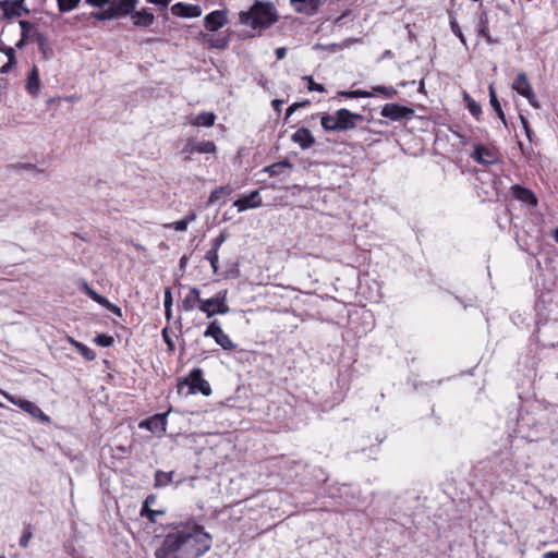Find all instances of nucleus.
Returning <instances> with one entry per match:
<instances>
[{
	"mask_svg": "<svg viewBox=\"0 0 558 558\" xmlns=\"http://www.w3.org/2000/svg\"><path fill=\"white\" fill-rule=\"evenodd\" d=\"M211 536L197 524L169 533L156 550V558H199L211 547Z\"/></svg>",
	"mask_w": 558,
	"mask_h": 558,
	"instance_id": "1",
	"label": "nucleus"
},
{
	"mask_svg": "<svg viewBox=\"0 0 558 558\" xmlns=\"http://www.w3.org/2000/svg\"><path fill=\"white\" fill-rule=\"evenodd\" d=\"M278 21V14L271 2L256 0L247 11H241L239 22L253 31L262 32Z\"/></svg>",
	"mask_w": 558,
	"mask_h": 558,
	"instance_id": "2",
	"label": "nucleus"
},
{
	"mask_svg": "<svg viewBox=\"0 0 558 558\" xmlns=\"http://www.w3.org/2000/svg\"><path fill=\"white\" fill-rule=\"evenodd\" d=\"M138 2L140 0H85L87 5L98 9L90 13V17L101 22L130 16Z\"/></svg>",
	"mask_w": 558,
	"mask_h": 558,
	"instance_id": "3",
	"label": "nucleus"
},
{
	"mask_svg": "<svg viewBox=\"0 0 558 558\" xmlns=\"http://www.w3.org/2000/svg\"><path fill=\"white\" fill-rule=\"evenodd\" d=\"M364 117L351 112L349 109H339L333 113H325L320 118V125L326 132H348L357 126Z\"/></svg>",
	"mask_w": 558,
	"mask_h": 558,
	"instance_id": "4",
	"label": "nucleus"
},
{
	"mask_svg": "<svg viewBox=\"0 0 558 558\" xmlns=\"http://www.w3.org/2000/svg\"><path fill=\"white\" fill-rule=\"evenodd\" d=\"M185 386L190 388L189 392L191 393L202 392L204 396L211 393L210 385L203 378V371L201 368L192 369L189 376L178 384L179 392H181Z\"/></svg>",
	"mask_w": 558,
	"mask_h": 558,
	"instance_id": "5",
	"label": "nucleus"
},
{
	"mask_svg": "<svg viewBox=\"0 0 558 558\" xmlns=\"http://www.w3.org/2000/svg\"><path fill=\"white\" fill-rule=\"evenodd\" d=\"M512 89L515 90L519 95L526 98L529 104L535 108L539 109L541 105L537 100V97L533 90V87L524 72H520L512 83Z\"/></svg>",
	"mask_w": 558,
	"mask_h": 558,
	"instance_id": "6",
	"label": "nucleus"
},
{
	"mask_svg": "<svg viewBox=\"0 0 558 558\" xmlns=\"http://www.w3.org/2000/svg\"><path fill=\"white\" fill-rule=\"evenodd\" d=\"M205 337L214 338L216 343L220 345L223 350L231 351L235 349L236 344L231 340V338L225 333L221 328L219 320H213L204 331Z\"/></svg>",
	"mask_w": 558,
	"mask_h": 558,
	"instance_id": "7",
	"label": "nucleus"
},
{
	"mask_svg": "<svg viewBox=\"0 0 558 558\" xmlns=\"http://www.w3.org/2000/svg\"><path fill=\"white\" fill-rule=\"evenodd\" d=\"M414 109L398 104H386L380 111L381 117L391 121L409 120L414 116Z\"/></svg>",
	"mask_w": 558,
	"mask_h": 558,
	"instance_id": "8",
	"label": "nucleus"
},
{
	"mask_svg": "<svg viewBox=\"0 0 558 558\" xmlns=\"http://www.w3.org/2000/svg\"><path fill=\"white\" fill-rule=\"evenodd\" d=\"M7 400H9L14 405H17L23 411L29 413L33 417H39L43 421H48L49 417L40 410L39 407H37L34 402L24 400L8 393H3Z\"/></svg>",
	"mask_w": 558,
	"mask_h": 558,
	"instance_id": "9",
	"label": "nucleus"
},
{
	"mask_svg": "<svg viewBox=\"0 0 558 558\" xmlns=\"http://www.w3.org/2000/svg\"><path fill=\"white\" fill-rule=\"evenodd\" d=\"M471 157L482 165H494L498 161V151L494 147L476 145Z\"/></svg>",
	"mask_w": 558,
	"mask_h": 558,
	"instance_id": "10",
	"label": "nucleus"
},
{
	"mask_svg": "<svg viewBox=\"0 0 558 558\" xmlns=\"http://www.w3.org/2000/svg\"><path fill=\"white\" fill-rule=\"evenodd\" d=\"M228 23L226 10H216L204 17V26L208 32H216Z\"/></svg>",
	"mask_w": 558,
	"mask_h": 558,
	"instance_id": "11",
	"label": "nucleus"
},
{
	"mask_svg": "<svg viewBox=\"0 0 558 558\" xmlns=\"http://www.w3.org/2000/svg\"><path fill=\"white\" fill-rule=\"evenodd\" d=\"M0 9L8 19L21 16L23 13H29V10L25 7V0L0 1Z\"/></svg>",
	"mask_w": 558,
	"mask_h": 558,
	"instance_id": "12",
	"label": "nucleus"
},
{
	"mask_svg": "<svg viewBox=\"0 0 558 558\" xmlns=\"http://www.w3.org/2000/svg\"><path fill=\"white\" fill-rule=\"evenodd\" d=\"M130 19L133 26L137 28H148L155 22V15L149 8H143L142 10L134 9Z\"/></svg>",
	"mask_w": 558,
	"mask_h": 558,
	"instance_id": "13",
	"label": "nucleus"
},
{
	"mask_svg": "<svg viewBox=\"0 0 558 558\" xmlns=\"http://www.w3.org/2000/svg\"><path fill=\"white\" fill-rule=\"evenodd\" d=\"M324 0H290L291 8L300 14L312 16L317 13Z\"/></svg>",
	"mask_w": 558,
	"mask_h": 558,
	"instance_id": "14",
	"label": "nucleus"
},
{
	"mask_svg": "<svg viewBox=\"0 0 558 558\" xmlns=\"http://www.w3.org/2000/svg\"><path fill=\"white\" fill-rule=\"evenodd\" d=\"M233 206L236 207L239 213L260 207L262 198L259 197V191L256 190L247 195H242L234 201Z\"/></svg>",
	"mask_w": 558,
	"mask_h": 558,
	"instance_id": "15",
	"label": "nucleus"
},
{
	"mask_svg": "<svg viewBox=\"0 0 558 558\" xmlns=\"http://www.w3.org/2000/svg\"><path fill=\"white\" fill-rule=\"evenodd\" d=\"M202 12V8L197 4L177 2L171 7V13L179 17H198Z\"/></svg>",
	"mask_w": 558,
	"mask_h": 558,
	"instance_id": "16",
	"label": "nucleus"
},
{
	"mask_svg": "<svg viewBox=\"0 0 558 558\" xmlns=\"http://www.w3.org/2000/svg\"><path fill=\"white\" fill-rule=\"evenodd\" d=\"M199 40L211 49H225L229 46L230 39L227 35H209L207 33L199 34Z\"/></svg>",
	"mask_w": 558,
	"mask_h": 558,
	"instance_id": "17",
	"label": "nucleus"
},
{
	"mask_svg": "<svg viewBox=\"0 0 558 558\" xmlns=\"http://www.w3.org/2000/svg\"><path fill=\"white\" fill-rule=\"evenodd\" d=\"M203 299L201 298V291L196 287H192L189 293L182 300V308L185 312H192L195 308L199 310L201 302Z\"/></svg>",
	"mask_w": 558,
	"mask_h": 558,
	"instance_id": "18",
	"label": "nucleus"
},
{
	"mask_svg": "<svg viewBox=\"0 0 558 558\" xmlns=\"http://www.w3.org/2000/svg\"><path fill=\"white\" fill-rule=\"evenodd\" d=\"M291 138L302 149H307L315 144L313 134L306 128L299 129L295 133L292 134Z\"/></svg>",
	"mask_w": 558,
	"mask_h": 558,
	"instance_id": "19",
	"label": "nucleus"
},
{
	"mask_svg": "<svg viewBox=\"0 0 558 558\" xmlns=\"http://www.w3.org/2000/svg\"><path fill=\"white\" fill-rule=\"evenodd\" d=\"M141 427H145L151 433H163L166 432L167 420L166 415L157 414L154 415L140 425Z\"/></svg>",
	"mask_w": 558,
	"mask_h": 558,
	"instance_id": "20",
	"label": "nucleus"
},
{
	"mask_svg": "<svg viewBox=\"0 0 558 558\" xmlns=\"http://www.w3.org/2000/svg\"><path fill=\"white\" fill-rule=\"evenodd\" d=\"M511 190H512L513 196L517 199H519V201H521L523 203H526L530 206H536L537 205L536 196L534 195V193L531 190L525 189V187L520 186V185H513Z\"/></svg>",
	"mask_w": 558,
	"mask_h": 558,
	"instance_id": "21",
	"label": "nucleus"
},
{
	"mask_svg": "<svg viewBox=\"0 0 558 558\" xmlns=\"http://www.w3.org/2000/svg\"><path fill=\"white\" fill-rule=\"evenodd\" d=\"M0 51L3 52L8 57V62L1 66L0 73L7 74L12 68L15 65V50L12 47L5 46L3 44L0 45Z\"/></svg>",
	"mask_w": 558,
	"mask_h": 558,
	"instance_id": "22",
	"label": "nucleus"
},
{
	"mask_svg": "<svg viewBox=\"0 0 558 558\" xmlns=\"http://www.w3.org/2000/svg\"><path fill=\"white\" fill-rule=\"evenodd\" d=\"M216 116L213 112H201L194 118L190 119V123L195 126H211L215 123Z\"/></svg>",
	"mask_w": 558,
	"mask_h": 558,
	"instance_id": "23",
	"label": "nucleus"
},
{
	"mask_svg": "<svg viewBox=\"0 0 558 558\" xmlns=\"http://www.w3.org/2000/svg\"><path fill=\"white\" fill-rule=\"evenodd\" d=\"M227 296H228V290H221L216 293V307H215V315L220 314L225 315L230 312V307L227 304Z\"/></svg>",
	"mask_w": 558,
	"mask_h": 558,
	"instance_id": "24",
	"label": "nucleus"
},
{
	"mask_svg": "<svg viewBox=\"0 0 558 558\" xmlns=\"http://www.w3.org/2000/svg\"><path fill=\"white\" fill-rule=\"evenodd\" d=\"M187 146H191V149H190L191 153L197 151L201 154H209V153H214L216 149L214 142H210V141H205V142H199V143L190 141Z\"/></svg>",
	"mask_w": 558,
	"mask_h": 558,
	"instance_id": "25",
	"label": "nucleus"
},
{
	"mask_svg": "<svg viewBox=\"0 0 558 558\" xmlns=\"http://www.w3.org/2000/svg\"><path fill=\"white\" fill-rule=\"evenodd\" d=\"M32 37L38 45L39 50L46 59H49L52 54V50L48 47L47 38L43 33L34 32Z\"/></svg>",
	"mask_w": 558,
	"mask_h": 558,
	"instance_id": "26",
	"label": "nucleus"
},
{
	"mask_svg": "<svg viewBox=\"0 0 558 558\" xmlns=\"http://www.w3.org/2000/svg\"><path fill=\"white\" fill-rule=\"evenodd\" d=\"M292 168V165L288 160H282L279 162H275L270 166L264 168V172H267L270 177H276L282 173L283 169Z\"/></svg>",
	"mask_w": 558,
	"mask_h": 558,
	"instance_id": "27",
	"label": "nucleus"
},
{
	"mask_svg": "<svg viewBox=\"0 0 558 558\" xmlns=\"http://www.w3.org/2000/svg\"><path fill=\"white\" fill-rule=\"evenodd\" d=\"M216 294L209 299H203L201 302L199 311L203 312L207 318H211L215 316V307L216 303Z\"/></svg>",
	"mask_w": 558,
	"mask_h": 558,
	"instance_id": "28",
	"label": "nucleus"
},
{
	"mask_svg": "<svg viewBox=\"0 0 558 558\" xmlns=\"http://www.w3.org/2000/svg\"><path fill=\"white\" fill-rule=\"evenodd\" d=\"M489 101L496 113L498 114L499 119L502 121L504 124H506V117L501 109L500 102L497 98V94L493 85L489 86Z\"/></svg>",
	"mask_w": 558,
	"mask_h": 558,
	"instance_id": "29",
	"label": "nucleus"
},
{
	"mask_svg": "<svg viewBox=\"0 0 558 558\" xmlns=\"http://www.w3.org/2000/svg\"><path fill=\"white\" fill-rule=\"evenodd\" d=\"M69 342L87 360L93 361L95 359V352L83 344L82 342L76 341L73 338H69Z\"/></svg>",
	"mask_w": 558,
	"mask_h": 558,
	"instance_id": "30",
	"label": "nucleus"
},
{
	"mask_svg": "<svg viewBox=\"0 0 558 558\" xmlns=\"http://www.w3.org/2000/svg\"><path fill=\"white\" fill-rule=\"evenodd\" d=\"M27 89L31 94H36L39 89V73L37 66H33L27 81Z\"/></svg>",
	"mask_w": 558,
	"mask_h": 558,
	"instance_id": "31",
	"label": "nucleus"
},
{
	"mask_svg": "<svg viewBox=\"0 0 558 558\" xmlns=\"http://www.w3.org/2000/svg\"><path fill=\"white\" fill-rule=\"evenodd\" d=\"M173 472L157 471L155 473V487H165L172 482Z\"/></svg>",
	"mask_w": 558,
	"mask_h": 558,
	"instance_id": "32",
	"label": "nucleus"
},
{
	"mask_svg": "<svg viewBox=\"0 0 558 558\" xmlns=\"http://www.w3.org/2000/svg\"><path fill=\"white\" fill-rule=\"evenodd\" d=\"M339 96L345 97V98H368L373 97L374 93L363 89H355V90H348V92H340Z\"/></svg>",
	"mask_w": 558,
	"mask_h": 558,
	"instance_id": "33",
	"label": "nucleus"
},
{
	"mask_svg": "<svg viewBox=\"0 0 558 558\" xmlns=\"http://www.w3.org/2000/svg\"><path fill=\"white\" fill-rule=\"evenodd\" d=\"M372 93L381 94L385 98L392 99L397 95V89L392 86H374Z\"/></svg>",
	"mask_w": 558,
	"mask_h": 558,
	"instance_id": "34",
	"label": "nucleus"
},
{
	"mask_svg": "<svg viewBox=\"0 0 558 558\" xmlns=\"http://www.w3.org/2000/svg\"><path fill=\"white\" fill-rule=\"evenodd\" d=\"M81 0H57L60 12H70L78 7Z\"/></svg>",
	"mask_w": 558,
	"mask_h": 558,
	"instance_id": "35",
	"label": "nucleus"
},
{
	"mask_svg": "<svg viewBox=\"0 0 558 558\" xmlns=\"http://www.w3.org/2000/svg\"><path fill=\"white\" fill-rule=\"evenodd\" d=\"M486 29H488V15L485 11H482L478 14L477 19V33L478 35H485Z\"/></svg>",
	"mask_w": 558,
	"mask_h": 558,
	"instance_id": "36",
	"label": "nucleus"
},
{
	"mask_svg": "<svg viewBox=\"0 0 558 558\" xmlns=\"http://www.w3.org/2000/svg\"><path fill=\"white\" fill-rule=\"evenodd\" d=\"M449 23H450V28H451L452 33L460 39L461 44L466 47V39H465L457 20L454 17L450 16Z\"/></svg>",
	"mask_w": 558,
	"mask_h": 558,
	"instance_id": "37",
	"label": "nucleus"
},
{
	"mask_svg": "<svg viewBox=\"0 0 558 558\" xmlns=\"http://www.w3.org/2000/svg\"><path fill=\"white\" fill-rule=\"evenodd\" d=\"M85 292L86 294L97 302L100 305H109V301L105 298L99 295L97 292H95L92 288H89L87 284L85 286Z\"/></svg>",
	"mask_w": 558,
	"mask_h": 558,
	"instance_id": "38",
	"label": "nucleus"
},
{
	"mask_svg": "<svg viewBox=\"0 0 558 558\" xmlns=\"http://www.w3.org/2000/svg\"><path fill=\"white\" fill-rule=\"evenodd\" d=\"M205 258L210 263L213 271L216 274L218 271V252L215 250H209L206 253Z\"/></svg>",
	"mask_w": 558,
	"mask_h": 558,
	"instance_id": "39",
	"label": "nucleus"
},
{
	"mask_svg": "<svg viewBox=\"0 0 558 558\" xmlns=\"http://www.w3.org/2000/svg\"><path fill=\"white\" fill-rule=\"evenodd\" d=\"M113 338L111 336L100 333L95 338V342L100 347H110L113 344Z\"/></svg>",
	"mask_w": 558,
	"mask_h": 558,
	"instance_id": "40",
	"label": "nucleus"
},
{
	"mask_svg": "<svg viewBox=\"0 0 558 558\" xmlns=\"http://www.w3.org/2000/svg\"><path fill=\"white\" fill-rule=\"evenodd\" d=\"M19 24H20V27H21V36L29 38L31 37V32L34 28V25L31 22L25 21V20H21L19 22Z\"/></svg>",
	"mask_w": 558,
	"mask_h": 558,
	"instance_id": "41",
	"label": "nucleus"
},
{
	"mask_svg": "<svg viewBox=\"0 0 558 558\" xmlns=\"http://www.w3.org/2000/svg\"><path fill=\"white\" fill-rule=\"evenodd\" d=\"M165 512L161 510H153L147 508L146 511L144 509L141 510V515L147 518L150 522H156L157 515H162Z\"/></svg>",
	"mask_w": 558,
	"mask_h": 558,
	"instance_id": "42",
	"label": "nucleus"
},
{
	"mask_svg": "<svg viewBox=\"0 0 558 558\" xmlns=\"http://www.w3.org/2000/svg\"><path fill=\"white\" fill-rule=\"evenodd\" d=\"M304 80L308 82L307 88L310 92H325V86L319 83H315L312 76H304Z\"/></svg>",
	"mask_w": 558,
	"mask_h": 558,
	"instance_id": "43",
	"label": "nucleus"
},
{
	"mask_svg": "<svg viewBox=\"0 0 558 558\" xmlns=\"http://www.w3.org/2000/svg\"><path fill=\"white\" fill-rule=\"evenodd\" d=\"M226 240H227L226 232H220V234L211 241L210 250H215L218 252L219 247L226 242Z\"/></svg>",
	"mask_w": 558,
	"mask_h": 558,
	"instance_id": "44",
	"label": "nucleus"
},
{
	"mask_svg": "<svg viewBox=\"0 0 558 558\" xmlns=\"http://www.w3.org/2000/svg\"><path fill=\"white\" fill-rule=\"evenodd\" d=\"M33 536V533L29 529H25L23 531L22 536L20 537V546L23 548H26L28 546V543Z\"/></svg>",
	"mask_w": 558,
	"mask_h": 558,
	"instance_id": "45",
	"label": "nucleus"
},
{
	"mask_svg": "<svg viewBox=\"0 0 558 558\" xmlns=\"http://www.w3.org/2000/svg\"><path fill=\"white\" fill-rule=\"evenodd\" d=\"M187 223L184 219L174 221L173 223L169 225L170 228H173L175 231H185L187 229Z\"/></svg>",
	"mask_w": 558,
	"mask_h": 558,
	"instance_id": "46",
	"label": "nucleus"
},
{
	"mask_svg": "<svg viewBox=\"0 0 558 558\" xmlns=\"http://www.w3.org/2000/svg\"><path fill=\"white\" fill-rule=\"evenodd\" d=\"M469 110L474 117H477L482 112L481 106L474 100L469 101Z\"/></svg>",
	"mask_w": 558,
	"mask_h": 558,
	"instance_id": "47",
	"label": "nucleus"
},
{
	"mask_svg": "<svg viewBox=\"0 0 558 558\" xmlns=\"http://www.w3.org/2000/svg\"><path fill=\"white\" fill-rule=\"evenodd\" d=\"M163 305H165V310H168V311H169V307H172V295H171L170 288H167L165 291Z\"/></svg>",
	"mask_w": 558,
	"mask_h": 558,
	"instance_id": "48",
	"label": "nucleus"
},
{
	"mask_svg": "<svg viewBox=\"0 0 558 558\" xmlns=\"http://www.w3.org/2000/svg\"><path fill=\"white\" fill-rule=\"evenodd\" d=\"M162 338H163L165 342L167 343L169 350L173 351L174 350V343H173L171 337L168 335L167 328L162 329Z\"/></svg>",
	"mask_w": 558,
	"mask_h": 558,
	"instance_id": "49",
	"label": "nucleus"
},
{
	"mask_svg": "<svg viewBox=\"0 0 558 558\" xmlns=\"http://www.w3.org/2000/svg\"><path fill=\"white\" fill-rule=\"evenodd\" d=\"M220 195H221V190H214L209 195L208 205L216 203L219 199Z\"/></svg>",
	"mask_w": 558,
	"mask_h": 558,
	"instance_id": "50",
	"label": "nucleus"
},
{
	"mask_svg": "<svg viewBox=\"0 0 558 558\" xmlns=\"http://www.w3.org/2000/svg\"><path fill=\"white\" fill-rule=\"evenodd\" d=\"M146 1L151 3V4H155L157 7H160L161 9L168 8V5L171 2V0H146Z\"/></svg>",
	"mask_w": 558,
	"mask_h": 558,
	"instance_id": "51",
	"label": "nucleus"
},
{
	"mask_svg": "<svg viewBox=\"0 0 558 558\" xmlns=\"http://www.w3.org/2000/svg\"><path fill=\"white\" fill-rule=\"evenodd\" d=\"M156 501V497L154 495H149L146 497L144 504H143V507L142 509H144V511L147 510V508H149L150 505L155 504Z\"/></svg>",
	"mask_w": 558,
	"mask_h": 558,
	"instance_id": "52",
	"label": "nucleus"
},
{
	"mask_svg": "<svg viewBox=\"0 0 558 558\" xmlns=\"http://www.w3.org/2000/svg\"><path fill=\"white\" fill-rule=\"evenodd\" d=\"M275 54H276V58L277 60H282L286 58V54H287V48L284 47H279L275 50Z\"/></svg>",
	"mask_w": 558,
	"mask_h": 558,
	"instance_id": "53",
	"label": "nucleus"
},
{
	"mask_svg": "<svg viewBox=\"0 0 558 558\" xmlns=\"http://www.w3.org/2000/svg\"><path fill=\"white\" fill-rule=\"evenodd\" d=\"M197 215L195 211H190L183 219L189 225L190 222L194 221L196 219Z\"/></svg>",
	"mask_w": 558,
	"mask_h": 558,
	"instance_id": "54",
	"label": "nucleus"
},
{
	"mask_svg": "<svg viewBox=\"0 0 558 558\" xmlns=\"http://www.w3.org/2000/svg\"><path fill=\"white\" fill-rule=\"evenodd\" d=\"M301 107V104L294 102L287 109V117H290L298 108Z\"/></svg>",
	"mask_w": 558,
	"mask_h": 558,
	"instance_id": "55",
	"label": "nucleus"
},
{
	"mask_svg": "<svg viewBox=\"0 0 558 558\" xmlns=\"http://www.w3.org/2000/svg\"><path fill=\"white\" fill-rule=\"evenodd\" d=\"M301 107V104L294 102L287 109V117H290L298 108Z\"/></svg>",
	"mask_w": 558,
	"mask_h": 558,
	"instance_id": "56",
	"label": "nucleus"
},
{
	"mask_svg": "<svg viewBox=\"0 0 558 558\" xmlns=\"http://www.w3.org/2000/svg\"><path fill=\"white\" fill-rule=\"evenodd\" d=\"M520 120H521V123L526 132V135L530 136V128H529V122H527L526 118L523 116H520Z\"/></svg>",
	"mask_w": 558,
	"mask_h": 558,
	"instance_id": "57",
	"label": "nucleus"
},
{
	"mask_svg": "<svg viewBox=\"0 0 558 558\" xmlns=\"http://www.w3.org/2000/svg\"><path fill=\"white\" fill-rule=\"evenodd\" d=\"M27 40H28V38H26V37H22V36H21V38H20V40L16 43L15 47H16L17 49H22V48H24V47H25V45L27 44Z\"/></svg>",
	"mask_w": 558,
	"mask_h": 558,
	"instance_id": "58",
	"label": "nucleus"
},
{
	"mask_svg": "<svg viewBox=\"0 0 558 558\" xmlns=\"http://www.w3.org/2000/svg\"><path fill=\"white\" fill-rule=\"evenodd\" d=\"M283 101L282 100H279V99H275L272 100V107L276 111H280L281 110V106H282Z\"/></svg>",
	"mask_w": 558,
	"mask_h": 558,
	"instance_id": "59",
	"label": "nucleus"
},
{
	"mask_svg": "<svg viewBox=\"0 0 558 558\" xmlns=\"http://www.w3.org/2000/svg\"><path fill=\"white\" fill-rule=\"evenodd\" d=\"M482 37H484L487 41V44L492 45V44H495L496 41L492 38L490 34H489V29H486V34L485 35H481Z\"/></svg>",
	"mask_w": 558,
	"mask_h": 558,
	"instance_id": "60",
	"label": "nucleus"
},
{
	"mask_svg": "<svg viewBox=\"0 0 558 558\" xmlns=\"http://www.w3.org/2000/svg\"><path fill=\"white\" fill-rule=\"evenodd\" d=\"M107 306L111 310V312H113L114 314L121 316V308L120 307H118L117 305H112L110 303Z\"/></svg>",
	"mask_w": 558,
	"mask_h": 558,
	"instance_id": "61",
	"label": "nucleus"
},
{
	"mask_svg": "<svg viewBox=\"0 0 558 558\" xmlns=\"http://www.w3.org/2000/svg\"><path fill=\"white\" fill-rule=\"evenodd\" d=\"M543 558H558V551H547L543 555Z\"/></svg>",
	"mask_w": 558,
	"mask_h": 558,
	"instance_id": "62",
	"label": "nucleus"
},
{
	"mask_svg": "<svg viewBox=\"0 0 558 558\" xmlns=\"http://www.w3.org/2000/svg\"><path fill=\"white\" fill-rule=\"evenodd\" d=\"M186 264H187V257L184 255L180 258V267L185 268Z\"/></svg>",
	"mask_w": 558,
	"mask_h": 558,
	"instance_id": "63",
	"label": "nucleus"
},
{
	"mask_svg": "<svg viewBox=\"0 0 558 558\" xmlns=\"http://www.w3.org/2000/svg\"><path fill=\"white\" fill-rule=\"evenodd\" d=\"M551 236L558 243V227L553 230Z\"/></svg>",
	"mask_w": 558,
	"mask_h": 558,
	"instance_id": "64",
	"label": "nucleus"
}]
</instances>
